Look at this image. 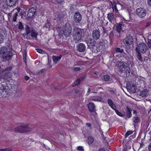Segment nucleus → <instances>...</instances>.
<instances>
[{
  "label": "nucleus",
  "instance_id": "9d476101",
  "mask_svg": "<svg viewBox=\"0 0 151 151\" xmlns=\"http://www.w3.org/2000/svg\"><path fill=\"white\" fill-rule=\"evenodd\" d=\"M123 42L126 45H132L133 42L132 37L130 35L127 36L124 40Z\"/></svg>",
  "mask_w": 151,
  "mask_h": 151
},
{
  "label": "nucleus",
  "instance_id": "7ed1b4c3",
  "mask_svg": "<svg viewBox=\"0 0 151 151\" xmlns=\"http://www.w3.org/2000/svg\"><path fill=\"white\" fill-rule=\"evenodd\" d=\"M129 65L123 62L119 61L117 62V66L118 68L121 71L127 73L130 72V68L129 67Z\"/></svg>",
  "mask_w": 151,
  "mask_h": 151
},
{
  "label": "nucleus",
  "instance_id": "ddd939ff",
  "mask_svg": "<svg viewBox=\"0 0 151 151\" xmlns=\"http://www.w3.org/2000/svg\"><path fill=\"white\" fill-rule=\"evenodd\" d=\"M77 50L80 52H83L86 49L85 45L83 43H79L77 46Z\"/></svg>",
  "mask_w": 151,
  "mask_h": 151
},
{
  "label": "nucleus",
  "instance_id": "4be33fe9",
  "mask_svg": "<svg viewBox=\"0 0 151 151\" xmlns=\"http://www.w3.org/2000/svg\"><path fill=\"white\" fill-rule=\"evenodd\" d=\"M107 18L110 22L114 21V14L112 13L108 14Z\"/></svg>",
  "mask_w": 151,
  "mask_h": 151
},
{
  "label": "nucleus",
  "instance_id": "6ab92c4d",
  "mask_svg": "<svg viewBox=\"0 0 151 151\" xmlns=\"http://www.w3.org/2000/svg\"><path fill=\"white\" fill-rule=\"evenodd\" d=\"M88 107L90 111H94L95 110L94 105L92 103H90L88 105Z\"/></svg>",
  "mask_w": 151,
  "mask_h": 151
},
{
  "label": "nucleus",
  "instance_id": "473e14b6",
  "mask_svg": "<svg viewBox=\"0 0 151 151\" xmlns=\"http://www.w3.org/2000/svg\"><path fill=\"white\" fill-rule=\"evenodd\" d=\"M55 19L56 20L58 21V20H60L61 19V17H60V16L58 15H55Z\"/></svg>",
  "mask_w": 151,
  "mask_h": 151
},
{
  "label": "nucleus",
  "instance_id": "58836bf2",
  "mask_svg": "<svg viewBox=\"0 0 151 151\" xmlns=\"http://www.w3.org/2000/svg\"><path fill=\"white\" fill-rule=\"evenodd\" d=\"M132 133V131H129L127 132L125 135V137H127L129 135Z\"/></svg>",
  "mask_w": 151,
  "mask_h": 151
},
{
  "label": "nucleus",
  "instance_id": "a878e982",
  "mask_svg": "<svg viewBox=\"0 0 151 151\" xmlns=\"http://www.w3.org/2000/svg\"><path fill=\"white\" fill-rule=\"evenodd\" d=\"M94 141V139L92 137H88V141L89 144H91Z\"/></svg>",
  "mask_w": 151,
  "mask_h": 151
},
{
  "label": "nucleus",
  "instance_id": "5701e85b",
  "mask_svg": "<svg viewBox=\"0 0 151 151\" xmlns=\"http://www.w3.org/2000/svg\"><path fill=\"white\" fill-rule=\"evenodd\" d=\"M122 24H121L120 23L117 24L116 27V30L118 32H120L121 30H123V27H122Z\"/></svg>",
  "mask_w": 151,
  "mask_h": 151
},
{
  "label": "nucleus",
  "instance_id": "c85d7f7f",
  "mask_svg": "<svg viewBox=\"0 0 151 151\" xmlns=\"http://www.w3.org/2000/svg\"><path fill=\"white\" fill-rule=\"evenodd\" d=\"M17 15L18 14L17 12H16V13L13 15L12 17V20L14 22L16 21L17 17Z\"/></svg>",
  "mask_w": 151,
  "mask_h": 151
},
{
  "label": "nucleus",
  "instance_id": "2eb2a0df",
  "mask_svg": "<svg viewBox=\"0 0 151 151\" xmlns=\"http://www.w3.org/2000/svg\"><path fill=\"white\" fill-rule=\"evenodd\" d=\"M87 43L88 46L90 48H93L95 45V42L94 40H89L88 41Z\"/></svg>",
  "mask_w": 151,
  "mask_h": 151
},
{
  "label": "nucleus",
  "instance_id": "7c9ffc66",
  "mask_svg": "<svg viewBox=\"0 0 151 151\" xmlns=\"http://www.w3.org/2000/svg\"><path fill=\"white\" fill-rule=\"evenodd\" d=\"M139 79L140 80V81L141 82V83H143V84L145 83V81L146 79L145 78L140 77Z\"/></svg>",
  "mask_w": 151,
  "mask_h": 151
},
{
  "label": "nucleus",
  "instance_id": "f8f14e48",
  "mask_svg": "<svg viewBox=\"0 0 151 151\" xmlns=\"http://www.w3.org/2000/svg\"><path fill=\"white\" fill-rule=\"evenodd\" d=\"M36 12V9L34 8H32L29 9L28 11L27 16L29 18L32 17L35 14Z\"/></svg>",
  "mask_w": 151,
  "mask_h": 151
},
{
  "label": "nucleus",
  "instance_id": "79ce46f5",
  "mask_svg": "<svg viewBox=\"0 0 151 151\" xmlns=\"http://www.w3.org/2000/svg\"><path fill=\"white\" fill-rule=\"evenodd\" d=\"M11 150L10 149L6 148L0 150V151H9Z\"/></svg>",
  "mask_w": 151,
  "mask_h": 151
},
{
  "label": "nucleus",
  "instance_id": "a211bd4d",
  "mask_svg": "<svg viewBox=\"0 0 151 151\" xmlns=\"http://www.w3.org/2000/svg\"><path fill=\"white\" fill-rule=\"evenodd\" d=\"M148 90L147 89H145L140 92V95L142 97H146L148 94Z\"/></svg>",
  "mask_w": 151,
  "mask_h": 151
},
{
  "label": "nucleus",
  "instance_id": "ea45409f",
  "mask_svg": "<svg viewBox=\"0 0 151 151\" xmlns=\"http://www.w3.org/2000/svg\"><path fill=\"white\" fill-rule=\"evenodd\" d=\"M81 69V68L80 67H74L73 68V70L75 71H78Z\"/></svg>",
  "mask_w": 151,
  "mask_h": 151
},
{
  "label": "nucleus",
  "instance_id": "cd10ccee",
  "mask_svg": "<svg viewBox=\"0 0 151 151\" xmlns=\"http://www.w3.org/2000/svg\"><path fill=\"white\" fill-rule=\"evenodd\" d=\"M115 51L117 53L119 52L122 53L123 52L124 50L123 49H121L119 48H116V49Z\"/></svg>",
  "mask_w": 151,
  "mask_h": 151
},
{
  "label": "nucleus",
  "instance_id": "423d86ee",
  "mask_svg": "<svg viewBox=\"0 0 151 151\" xmlns=\"http://www.w3.org/2000/svg\"><path fill=\"white\" fill-rule=\"evenodd\" d=\"M73 37L76 41L80 40L82 37V32L81 29L78 28H75L73 31Z\"/></svg>",
  "mask_w": 151,
  "mask_h": 151
},
{
  "label": "nucleus",
  "instance_id": "bb28decb",
  "mask_svg": "<svg viewBox=\"0 0 151 151\" xmlns=\"http://www.w3.org/2000/svg\"><path fill=\"white\" fill-rule=\"evenodd\" d=\"M4 40V37L3 35L0 33V44L2 43Z\"/></svg>",
  "mask_w": 151,
  "mask_h": 151
},
{
  "label": "nucleus",
  "instance_id": "4c0bfd02",
  "mask_svg": "<svg viewBox=\"0 0 151 151\" xmlns=\"http://www.w3.org/2000/svg\"><path fill=\"white\" fill-rule=\"evenodd\" d=\"M77 149L79 151H83L84 149L83 147L82 146H80L77 147Z\"/></svg>",
  "mask_w": 151,
  "mask_h": 151
},
{
  "label": "nucleus",
  "instance_id": "dca6fc26",
  "mask_svg": "<svg viewBox=\"0 0 151 151\" xmlns=\"http://www.w3.org/2000/svg\"><path fill=\"white\" fill-rule=\"evenodd\" d=\"M108 103L111 107L114 110H116V106L112 101L110 99L108 100Z\"/></svg>",
  "mask_w": 151,
  "mask_h": 151
},
{
  "label": "nucleus",
  "instance_id": "f704fd0d",
  "mask_svg": "<svg viewBox=\"0 0 151 151\" xmlns=\"http://www.w3.org/2000/svg\"><path fill=\"white\" fill-rule=\"evenodd\" d=\"M138 53V55H137V58H138L140 61L142 60V56L140 54V52H137Z\"/></svg>",
  "mask_w": 151,
  "mask_h": 151
},
{
  "label": "nucleus",
  "instance_id": "13d9d810",
  "mask_svg": "<svg viewBox=\"0 0 151 151\" xmlns=\"http://www.w3.org/2000/svg\"><path fill=\"white\" fill-rule=\"evenodd\" d=\"M98 73V72H95V73H94V74H97V73Z\"/></svg>",
  "mask_w": 151,
  "mask_h": 151
},
{
  "label": "nucleus",
  "instance_id": "09e8293b",
  "mask_svg": "<svg viewBox=\"0 0 151 151\" xmlns=\"http://www.w3.org/2000/svg\"><path fill=\"white\" fill-rule=\"evenodd\" d=\"M148 150L149 151H151V143L149 145Z\"/></svg>",
  "mask_w": 151,
  "mask_h": 151
},
{
  "label": "nucleus",
  "instance_id": "052dcab7",
  "mask_svg": "<svg viewBox=\"0 0 151 151\" xmlns=\"http://www.w3.org/2000/svg\"><path fill=\"white\" fill-rule=\"evenodd\" d=\"M1 78V76H0V78Z\"/></svg>",
  "mask_w": 151,
  "mask_h": 151
},
{
  "label": "nucleus",
  "instance_id": "aec40b11",
  "mask_svg": "<svg viewBox=\"0 0 151 151\" xmlns=\"http://www.w3.org/2000/svg\"><path fill=\"white\" fill-rule=\"evenodd\" d=\"M61 55L58 56H53L52 57L53 61L55 63H56L61 59Z\"/></svg>",
  "mask_w": 151,
  "mask_h": 151
},
{
  "label": "nucleus",
  "instance_id": "1a4fd4ad",
  "mask_svg": "<svg viewBox=\"0 0 151 151\" xmlns=\"http://www.w3.org/2000/svg\"><path fill=\"white\" fill-rule=\"evenodd\" d=\"M26 34L28 35L29 33H31V36L32 37H36L37 35V32L35 30H30L29 27L28 26L26 27Z\"/></svg>",
  "mask_w": 151,
  "mask_h": 151
},
{
  "label": "nucleus",
  "instance_id": "603ef678",
  "mask_svg": "<svg viewBox=\"0 0 151 151\" xmlns=\"http://www.w3.org/2000/svg\"><path fill=\"white\" fill-rule=\"evenodd\" d=\"M15 10H17V11L18 12H19L20 11V9L19 8H17V9H15Z\"/></svg>",
  "mask_w": 151,
  "mask_h": 151
},
{
  "label": "nucleus",
  "instance_id": "c9c22d12",
  "mask_svg": "<svg viewBox=\"0 0 151 151\" xmlns=\"http://www.w3.org/2000/svg\"><path fill=\"white\" fill-rule=\"evenodd\" d=\"M81 78H79L74 83V85H76L79 84L80 82L81 81Z\"/></svg>",
  "mask_w": 151,
  "mask_h": 151
},
{
  "label": "nucleus",
  "instance_id": "20e7f679",
  "mask_svg": "<svg viewBox=\"0 0 151 151\" xmlns=\"http://www.w3.org/2000/svg\"><path fill=\"white\" fill-rule=\"evenodd\" d=\"M31 129L28 127L27 124L20 125L14 129L15 132L20 133L28 132Z\"/></svg>",
  "mask_w": 151,
  "mask_h": 151
},
{
  "label": "nucleus",
  "instance_id": "a18cd8bd",
  "mask_svg": "<svg viewBox=\"0 0 151 151\" xmlns=\"http://www.w3.org/2000/svg\"><path fill=\"white\" fill-rule=\"evenodd\" d=\"M12 70V67L11 66H9L6 69L4 70V71H10Z\"/></svg>",
  "mask_w": 151,
  "mask_h": 151
},
{
  "label": "nucleus",
  "instance_id": "c03bdc74",
  "mask_svg": "<svg viewBox=\"0 0 151 151\" xmlns=\"http://www.w3.org/2000/svg\"><path fill=\"white\" fill-rule=\"evenodd\" d=\"M114 110L115 111V112H116V114L117 115H119V116H121V115H122V114L120 112H119V111H118L116 109V110Z\"/></svg>",
  "mask_w": 151,
  "mask_h": 151
},
{
  "label": "nucleus",
  "instance_id": "f03ea898",
  "mask_svg": "<svg viewBox=\"0 0 151 151\" xmlns=\"http://www.w3.org/2000/svg\"><path fill=\"white\" fill-rule=\"evenodd\" d=\"M72 28L70 24L68 23H66L63 28L60 29L58 31L60 36L64 34L66 37L69 36L72 32Z\"/></svg>",
  "mask_w": 151,
  "mask_h": 151
},
{
  "label": "nucleus",
  "instance_id": "6e6552de",
  "mask_svg": "<svg viewBox=\"0 0 151 151\" xmlns=\"http://www.w3.org/2000/svg\"><path fill=\"white\" fill-rule=\"evenodd\" d=\"M136 13L139 17L143 18L146 16V12L144 9L140 8L137 9Z\"/></svg>",
  "mask_w": 151,
  "mask_h": 151
},
{
  "label": "nucleus",
  "instance_id": "9b49d317",
  "mask_svg": "<svg viewBox=\"0 0 151 151\" xmlns=\"http://www.w3.org/2000/svg\"><path fill=\"white\" fill-rule=\"evenodd\" d=\"M81 16L79 12H76L74 15V19L76 22H79L81 20Z\"/></svg>",
  "mask_w": 151,
  "mask_h": 151
},
{
  "label": "nucleus",
  "instance_id": "39448f33",
  "mask_svg": "<svg viewBox=\"0 0 151 151\" xmlns=\"http://www.w3.org/2000/svg\"><path fill=\"white\" fill-rule=\"evenodd\" d=\"M147 47L144 43H140L136 47V50L137 52L144 53L146 52L147 50Z\"/></svg>",
  "mask_w": 151,
  "mask_h": 151
},
{
  "label": "nucleus",
  "instance_id": "37998d69",
  "mask_svg": "<svg viewBox=\"0 0 151 151\" xmlns=\"http://www.w3.org/2000/svg\"><path fill=\"white\" fill-rule=\"evenodd\" d=\"M26 52L25 51L24 52L23 55V59L24 61H25L26 60Z\"/></svg>",
  "mask_w": 151,
  "mask_h": 151
},
{
  "label": "nucleus",
  "instance_id": "a19ab883",
  "mask_svg": "<svg viewBox=\"0 0 151 151\" xmlns=\"http://www.w3.org/2000/svg\"><path fill=\"white\" fill-rule=\"evenodd\" d=\"M36 50L37 52L41 54H43L44 53V51L40 49H36Z\"/></svg>",
  "mask_w": 151,
  "mask_h": 151
},
{
  "label": "nucleus",
  "instance_id": "864d4df0",
  "mask_svg": "<svg viewBox=\"0 0 151 151\" xmlns=\"http://www.w3.org/2000/svg\"><path fill=\"white\" fill-rule=\"evenodd\" d=\"M86 125L89 127H90L91 126V124L89 123H86Z\"/></svg>",
  "mask_w": 151,
  "mask_h": 151
},
{
  "label": "nucleus",
  "instance_id": "e433bc0d",
  "mask_svg": "<svg viewBox=\"0 0 151 151\" xmlns=\"http://www.w3.org/2000/svg\"><path fill=\"white\" fill-rule=\"evenodd\" d=\"M121 24H122V27H123L124 30L123 31H124L126 28V24H125L123 22H120Z\"/></svg>",
  "mask_w": 151,
  "mask_h": 151
},
{
  "label": "nucleus",
  "instance_id": "72a5a7b5",
  "mask_svg": "<svg viewBox=\"0 0 151 151\" xmlns=\"http://www.w3.org/2000/svg\"><path fill=\"white\" fill-rule=\"evenodd\" d=\"M104 79L106 81H107L110 79L109 76L108 75H105L104 76Z\"/></svg>",
  "mask_w": 151,
  "mask_h": 151
},
{
  "label": "nucleus",
  "instance_id": "de8ad7c7",
  "mask_svg": "<svg viewBox=\"0 0 151 151\" xmlns=\"http://www.w3.org/2000/svg\"><path fill=\"white\" fill-rule=\"evenodd\" d=\"M148 3L150 6H151V0H148Z\"/></svg>",
  "mask_w": 151,
  "mask_h": 151
},
{
  "label": "nucleus",
  "instance_id": "412c9836",
  "mask_svg": "<svg viewBox=\"0 0 151 151\" xmlns=\"http://www.w3.org/2000/svg\"><path fill=\"white\" fill-rule=\"evenodd\" d=\"M91 99L95 101L103 102L104 101L101 97L99 96L93 97L91 98Z\"/></svg>",
  "mask_w": 151,
  "mask_h": 151
},
{
  "label": "nucleus",
  "instance_id": "393cba45",
  "mask_svg": "<svg viewBox=\"0 0 151 151\" xmlns=\"http://www.w3.org/2000/svg\"><path fill=\"white\" fill-rule=\"evenodd\" d=\"M96 47L100 51L103 49L104 46L102 42H100L97 44Z\"/></svg>",
  "mask_w": 151,
  "mask_h": 151
},
{
  "label": "nucleus",
  "instance_id": "49530a36",
  "mask_svg": "<svg viewBox=\"0 0 151 151\" xmlns=\"http://www.w3.org/2000/svg\"><path fill=\"white\" fill-rule=\"evenodd\" d=\"M148 45L149 48H151V40L148 41Z\"/></svg>",
  "mask_w": 151,
  "mask_h": 151
},
{
  "label": "nucleus",
  "instance_id": "680f3d73",
  "mask_svg": "<svg viewBox=\"0 0 151 151\" xmlns=\"http://www.w3.org/2000/svg\"><path fill=\"white\" fill-rule=\"evenodd\" d=\"M150 140L151 141V137H150Z\"/></svg>",
  "mask_w": 151,
  "mask_h": 151
},
{
  "label": "nucleus",
  "instance_id": "0eeeda50",
  "mask_svg": "<svg viewBox=\"0 0 151 151\" xmlns=\"http://www.w3.org/2000/svg\"><path fill=\"white\" fill-rule=\"evenodd\" d=\"M112 9L113 12L115 11L116 13H119V11L122 9L123 6L120 3L116 4L115 2H111Z\"/></svg>",
  "mask_w": 151,
  "mask_h": 151
},
{
  "label": "nucleus",
  "instance_id": "e2e57ef3",
  "mask_svg": "<svg viewBox=\"0 0 151 151\" xmlns=\"http://www.w3.org/2000/svg\"><path fill=\"white\" fill-rule=\"evenodd\" d=\"M119 16V17L120 16H121V15H119V16Z\"/></svg>",
  "mask_w": 151,
  "mask_h": 151
},
{
  "label": "nucleus",
  "instance_id": "3c124183",
  "mask_svg": "<svg viewBox=\"0 0 151 151\" xmlns=\"http://www.w3.org/2000/svg\"><path fill=\"white\" fill-rule=\"evenodd\" d=\"M90 91V88H89L88 89V91L87 93V95H88L89 94V92Z\"/></svg>",
  "mask_w": 151,
  "mask_h": 151
},
{
  "label": "nucleus",
  "instance_id": "f257e3e1",
  "mask_svg": "<svg viewBox=\"0 0 151 151\" xmlns=\"http://www.w3.org/2000/svg\"><path fill=\"white\" fill-rule=\"evenodd\" d=\"M12 53L10 51H8V49L5 47H3L0 48V57L7 60H9L12 57Z\"/></svg>",
  "mask_w": 151,
  "mask_h": 151
},
{
  "label": "nucleus",
  "instance_id": "bf43d9fd",
  "mask_svg": "<svg viewBox=\"0 0 151 151\" xmlns=\"http://www.w3.org/2000/svg\"><path fill=\"white\" fill-rule=\"evenodd\" d=\"M4 0H0V2H1L3 1Z\"/></svg>",
  "mask_w": 151,
  "mask_h": 151
},
{
  "label": "nucleus",
  "instance_id": "f3484780",
  "mask_svg": "<svg viewBox=\"0 0 151 151\" xmlns=\"http://www.w3.org/2000/svg\"><path fill=\"white\" fill-rule=\"evenodd\" d=\"M16 0H6L7 5L9 6H14L15 4Z\"/></svg>",
  "mask_w": 151,
  "mask_h": 151
},
{
  "label": "nucleus",
  "instance_id": "8fccbe9b",
  "mask_svg": "<svg viewBox=\"0 0 151 151\" xmlns=\"http://www.w3.org/2000/svg\"><path fill=\"white\" fill-rule=\"evenodd\" d=\"M55 0L57 1L58 2V3H61L63 1V0Z\"/></svg>",
  "mask_w": 151,
  "mask_h": 151
},
{
  "label": "nucleus",
  "instance_id": "5fc2aeb1",
  "mask_svg": "<svg viewBox=\"0 0 151 151\" xmlns=\"http://www.w3.org/2000/svg\"><path fill=\"white\" fill-rule=\"evenodd\" d=\"M29 79V78L28 76L25 77V79L26 80H28Z\"/></svg>",
  "mask_w": 151,
  "mask_h": 151
},
{
  "label": "nucleus",
  "instance_id": "4d7b16f0",
  "mask_svg": "<svg viewBox=\"0 0 151 151\" xmlns=\"http://www.w3.org/2000/svg\"><path fill=\"white\" fill-rule=\"evenodd\" d=\"M129 112V116H131V112Z\"/></svg>",
  "mask_w": 151,
  "mask_h": 151
},
{
  "label": "nucleus",
  "instance_id": "c756f323",
  "mask_svg": "<svg viewBox=\"0 0 151 151\" xmlns=\"http://www.w3.org/2000/svg\"><path fill=\"white\" fill-rule=\"evenodd\" d=\"M133 121L135 123L139 122L140 121L139 118L137 117H135L133 118Z\"/></svg>",
  "mask_w": 151,
  "mask_h": 151
},
{
  "label": "nucleus",
  "instance_id": "6e6d98bb",
  "mask_svg": "<svg viewBox=\"0 0 151 151\" xmlns=\"http://www.w3.org/2000/svg\"><path fill=\"white\" fill-rule=\"evenodd\" d=\"M99 151H104V148H102Z\"/></svg>",
  "mask_w": 151,
  "mask_h": 151
},
{
  "label": "nucleus",
  "instance_id": "2f4dec72",
  "mask_svg": "<svg viewBox=\"0 0 151 151\" xmlns=\"http://www.w3.org/2000/svg\"><path fill=\"white\" fill-rule=\"evenodd\" d=\"M18 28L19 29H22L23 28V25L22 23L21 22H19L18 25Z\"/></svg>",
  "mask_w": 151,
  "mask_h": 151
},
{
  "label": "nucleus",
  "instance_id": "4468645a",
  "mask_svg": "<svg viewBox=\"0 0 151 151\" xmlns=\"http://www.w3.org/2000/svg\"><path fill=\"white\" fill-rule=\"evenodd\" d=\"M100 32L98 30H94L92 32V36L93 38L96 39H99L100 36Z\"/></svg>",
  "mask_w": 151,
  "mask_h": 151
},
{
  "label": "nucleus",
  "instance_id": "b1692460",
  "mask_svg": "<svg viewBox=\"0 0 151 151\" xmlns=\"http://www.w3.org/2000/svg\"><path fill=\"white\" fill-rule=\"evenodd\" d=\"M136 87L134 85H133L130 87V89H129V91L131 93H134L136 91ZM129 88H127L128 90Z\"/></svg>",
  "mask_w": 151,
  "mask_h": 151
}]
</instances>
